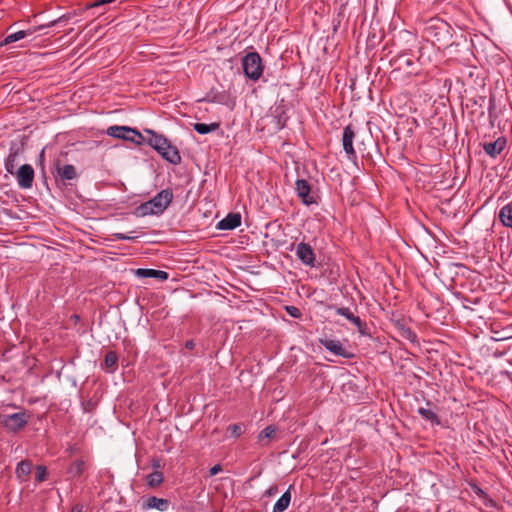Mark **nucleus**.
Here are the masks:
<instances>
[{
	"label": "nucleus",
	"instance_id": "nucleus-1",
	"mask_svg": "<svg viewBox=\"0 0 512 512\" xmlns=\"http://www.w3.org/2000/svg\"><path fill=\"white\" fill-rule=\"evenodd\" d=\"M149 134L148 143L153 147L164 159L172 164H179L181 162V156L176 147L172 146L169 141L155 133L152 130H145Z\"/></svg>",
	"mask_w": 512,
	"mask_h": 512
},
{
	"label": "nucleus",
	"instance_id": "nucleus-2",
	"mask_svg": "<svg viewBox=\"0 0 512 512\" xmlns=\"http://www.w3.org/2000/svg\"><path fill=\"white\" fill-rule=\"evenodd\" d=\"M173 194H156L152 199L140 204L133 214L137 217L162 214L172 202Z\"/></svg>",
	"mask_w": 512,
	"mask_h": 512
},
{
	"label": "nucleus",
	"instance_id": "nucleus-3",
	"mask_svg": "<svg viewBox=\"0 0 512 512\" xmlns=\"http://www.w3.org/2000/svg\"><path fill=\"white\" fill-rule=\"evenodd\" d=\"M70 18H71V14L68 13V14L62 15L61 17H59L56 20H53V21L49 22L48 24L40 25V26L35 27V28H29L27 30L17 31L15 33H11L8 36H6L0 42V47L8 45V44H11V43L16 42V41H19V40L25 38L26 36H30V35L34 34L37 31H40V30H42L44 28H47V27H52L56 23H58L60 21H63V20H69Z\"/></svg>",
	"mask_w": 512,
	"mask_h": 512
},
{
	"label": "nucleus",
	"instance_id": "nucleus-4",
	"mask_svg": "<svg viewBox=\"0 0 512 512\" xmlns=\"http://www.w3.org/2000/svg\"><path fill=\"white\" fill-rule=\"evenodd\" d=\"M243 70L245 75L252 79L258 80L263 72L262 60L258 53H248L243 58Z\"/></svg>",
	"mask_w": 512,
	"mask_h": 512
},
{
	"label": "nucleus",
	"instance_id": "nucleus-5",
	"mask_svg": "<svg viewBox=\"0 0 512 512\" xmlns=\"http://www.w3.org/2000/svg\"><path fill=\"white\" fill-rule=\"evenodd\" d=\"M107 134L109 136L127 140L133 143L140 144L143 140L142 135L135 129L126 126H110L107 129Z\"/></svg>",
	"mask_w": 512,
	"mask_h": 512
},
{
	"label": "nucleus",
	"instance_id": "nucleus-6",
	"mask_svg": "<svg viewBox=\"0 0 512 512\" xmlns=\"http://www.w3.org/2000/svg\"><path fill=\"white\" fill-rule=\"evenodd\" d=\"M28 423V416L26 412H17L7 415L4 419V426L7 430L16 432L21 430Z\"/></svg>",
	"mask_w": 512,
	"mask_h": 512
},
{
	"label": "nucleus",
	"instance_id": "nucleus-7",
	"mask_svg": "<svg viewBox=\"0 0 512 512\" xmlns=\"http://www.w3.org/2000/svg\"><path fill=\"white\" fill-rule=\"evenodd\" d=\"M16 178L21 188H31L34 179L33 168L28 164L20 166L16 172Z\"/></svg>",
	"mask_w": 512,
	"mask_h": 512
},
{
	"label": "nucleus",
	"instance_id": "nucleus-8",
	"mask_svg": "<svg viewBox=\"0 0 512 512\" xmlns=\"http://www.w3.org/2000/svg\"><path fill=\"white\" fill-rule=\"evenodd\" d=\"M320 343L326 350H328L329 352L333 353L336 356H341L344 358H351L353 356L347 349L343 347L342 343L339 340L321 339Z\"/></svg>",
	"mask_w": 512,
	"mask_h": 512
},
{
	"label": "nucleus",
	"instance_id": "nucleus-9",
	"mask_svg": "<svg viewBox=\"0 0 512 512\" xmlns=\"http://www.w3.org/2000/svg\"><path fill=\"white\" fill-rule=\"evenodd\" d=\"M296 255L299 260L306 266L313 267L315 262V254L309 244L299 243L296 247Z\"/></svg>",
	"mask_w": 512,
	"mask_h": 512
},
{
	"label": "nucleus",
	"instance_id": "nucleus-10",
	"mask_svg": "<svg viewBox=\"0 0 512 512\" xmlns=\"http://www.w3.org/2000/svg\"><path fill=\"white\" fill-rule=\"evenodd\" d=\"M507 140L504 137H499L493 142H486L483 144V149L487 155L496 158L506 148Z\"/></svg>",
	"mask_w": 512,
	"mask_h": 512
},
{
	"label": "nucleus",
	"instance_id": "nucleus-11",
	"mask_svg": "<svg viewBox=\"0 0 512 512\" xmlns=\"http://www.w3.org/2000/svg\"><path fill=\"white\" fill-rule=\"evenodd\" d=\"M240 224V213H229L225 218H223L217 223L216 228L218 230H233L240 226Z\"/></svg>",
	"mask_w": 512,
	"mask_h": 512
},
{
	"label": "nucleus",
	"instance_id": "nucleus-12",
	"mask_svg": "<svg viewBox=\"0 0 512 512\" xmlns=\"http://www.w3.org/2000/svg\"><path fill=\"white\" fill-rule=\"evenodd\" d=\"M355 137L354 130L351 125H348L344 131L342 136V144L344 151L347 153L349 158L355 155L354 147H353V139Z\"/></svg>",
	"mask_w": 512,
	"mask_h": 512
},
{
	"label": "nucleus",
	"instance_id": "nucleus-13",
	"mask_svg": "<svg viewBox=\"0 0 512 512\" xmlns=\"http://www.w3.org/2000/svg\"><path fill=\"white\" fill-rule=\"evenodd\" d=\"M335 312L336 314L345 317L348 321L357 327L361 334H364V323L358 316H355L348 307H336Z\"/></svg>",
	"mask_w": 512,
	"mask_h": 512
},
{
	"label": "nucleus",
	"instance_id": "nucleus-14",
	"mask_svg": "<svg viewBox=\"0 0 512 512\" xmlns=\"http://www.w3.org/2000/svg\"><path fill=\"white\" fill-rule=\"evenodd\" d=\"M169 504L167 499L150 496L144 501L143 509H156L163 512L169 508Z\"/></svg>",
	"mask_w": 512,
	"mask_h": 512
},
{
	"label": "nucleus",
	"instance_id": "nucleus-15",
	"mask_svg": "<svg viewBox=\"0 0 512 512\" xmlns=\"http://www.w3.org/2000/svg\"><path fill=\"white\" fill-rule=\"evenodd\" d=\"M136 275L143 278H155L161 281L168 279V273L163 270L139 268L136 270Z\"/></svg>",
	"mask_w": 512,
	"mask_h": 512
},
{
	"label": "nucleus",
	"instance_id": "nucleus-16",
	"mask_svg": "<svg viewBox=\"0 0 512 512\" xmlns=\"http://www.w3.org/2000/svg\"><path fill=\"white\" fill-rule=\"evenodd\" d=\"M32 471V462L30 460H22L19 462L16 466V476L17 478L23 482L27 481L29 478V475Z\"/></svg>",
	"mask_w": 512,
	"mask_h": 512
},
{
	"label": "nucleus",
	"instance_id": "nucleus-17",
	"mask_svg": "<svg viewBox=\"0 0 512 512\" xmlns=\"http://www.w3.org/2000/svg\"><path fill=\"white\" fill-rule=\"evenodd\" d=\"M291 486L288 488L287 491H285L282 496L276 501V503L273 506L272 512H284L291 502V493H290Z\"/></svg>",
	"mask_w": 512,
	"mask_h": 512
},
{
	"label": "nucleus",
	"instance_id": "nucleus-18",
	"mask_svg": "<svg viewBox=\"0 0 512 512\" xmlns=\"http://www.w3.org/2000/svg\"><path fill=\"white\" fill-rule=\"evenodd\" d=\"M57 173L59 177L63 180H72L77 176L76 169L71 164H65L63 166L58 165Z\"/></svg>",
	"mask_w": 512,
	"mask_h": 512
},
{
	"label": "nucleus",
	"instance_id": "nucleus-19",
	"mask_svg": "<svg viewBox=\"0 0 512 512\" xmlns=\"http://www.w3.org/2000/svg\"><path fill=\"white\" fill-rule=\"evenodd\" d=\"M85 469V462L83 460H75L69 466L67 473L72 479L79 478Z\"/></svg>",
	"mask_w": 512,
	"mask_h": 512
},
{
	"label": "nucleus",
	"instance_id": "nucleus-20",
	"mask_svg": "<svg viewBox=\"0 0 512 512\" xmlns=\"http://www.w3.org/2000/svg\"><path fill=\"white\" fill-rule=\"evenodd\" d=\"M19 156V148H11L10 153L5 161L6 170L13 174L17 164V158Z\"/></svg>",
	"mask_w": 512,
	"mask_h": 512
},
{
	"label": "nucleus",
	"instance_id": "nucleus-21",
	"mask_svg": "<svg viewBox=\"0 0 512 512\" xmlns=\"http://www.w3.org/2000/svg\"><path fill=\"white\" fill-rule=\"evenodd\" d=\"M147 485L151 488H155L160 486L163 481V473L160 471H153L152 473L148 474L146 477Z\"/></svg>",
	"mask_w": 512,
	"mask_h": 512
},
{
	"label": "nucleus",
	"instance_id": "nucleus-22",
	"mask_svg": "<svg viewBox=\"0 0 512 512\" xmlns=\"http://www.w3.org/2000/svg\"><path fill=\"white\" fill-rule=\"evenodd\" d=\"M499 220L503 226L512 228V210L504 205L499 211Z\"/></svg>",
	"mask_w": 512,
	"mask_h": 512
},
{
	"label": "nucleus",
	"instance_id": "nucleus-23",
	"mask_svg": "<svg viewBox=\"0 0 512 512\" xmlns=\"http://www.w3.org/2000/svg\"><path fill=\"white\" fill-rule=\"evenodd\" d=\"M417 413L425 420L431 422L432 424H439V420H438V416L436 415V413H434L432 410L430 409H427V408H424V407H419L417 409Z\"/></svg>",
	"mask_w": 512,
	"mask_h": 512
},
{
	"label": "nucleus",
	"instance_id": "nucleus-24",
	"mask_svg": "<svg viewBox=\"0 0 512 512\" xmlns=\"http://www.w3.org/2000/svg\"><path fill=\"white\" fill-rule=\"evenodd\" d=\"M219 126H220L219 123H216V122L211 123V124L195 123L194 129L199 134H207V133L217 130L219 128Z\"/></svg>",
	"mask_w": 512,
	"mask_h": 512
},
{
	"label": "nucleus",
	"instance_id": "nucleus-25",
	"mask_svg": "<svg viewBox=\"0 0 512 512\" xmlns=\"http://www.w3.org/2000/svg\"><path fill=\"white\" fill-rule=\"evenodd\" d=\"M118 362L117 354L114 351H109L106 353L104 358V365L110 371H114Z\"/></svg>",
	"mask_w": 512,
	"mask_h": 512
},
{
	"label": "nucleus",
	"instance_id": "nucleus-26",
	"mask_svg": "<svg viewBox=\"0 0 512 512\" xmlns=\"http://www.w3.org/2000/svg\"><path fill=\"white\" fill-rule=\"evenodd\" d=\"M301 202L306 206L317 205L319 202V194H297Z\"/></svg>",
	"mask_w": 512,
	"mask_h": 512
},
{
	"label": "nucleus",
	"instance_id": "nucleus-27",
	"mask_svg": "<svg viewBox=\"0 0 512 512\" xmlns=\"http://www.w3.org/2000/svg\"><path fill=\"white\" fill-rule=\"evenodd\" d=\"M48 477V471H47V468L46 466L44 465H38L36 467V475H35V479L38 483H41L43 481H45Z\"/></svg>",
	"mask_w": 512,
	"mask_h": 512
},
{
	"label": "nucleus",
	"instance_id": "nucleus-28",
	"mask_svg": "<svg viewBox=\"0 0 512 512\" xmlns=\"http://www.w3.org/2000/svg\"><path fill=\"white\" fill-rule=\"evenodd\" d=\"M275 433L276 429L272 426H268L260 432L258 436L259 441H264L265 439L269 440L274 437Z\"/></svg>",
	"mask_w": 512,
	"mask_h": 512
},
{
	"label": "nucleus",
	"instance_id": "nucleus-29",
	"mask_svg": "<svg viewBox=\"0 0 512 512\" xmlns=\"http://www.w3.org/2000/svg\"><path fill=\"white\" fill-rule=\"evenodd\" d=\"M296 189L297 192H310L311 186L309 183L304 179H299L296 181Z\"/></svg>",
	"mask_w": 512,
	"mask_h": 512
},
{
	"label": "nucleus",
	"instance_id": "nucleus-30",
	"mask_svg": "<svg viewBox=\"0 0 512 512\" xmlns=\"http://www.w3.org/2000/svg\"><path fill=\"white\" fill-rule=\"evenodd\" d=\"M286 312L293 318H300L301 311L295 306H286Z\"/></svg>",
	"mask_w": 512,
	"mask_h": 512
},
{
	"label": "nucleus",
	"instance_id": "nucleus-31",
	"mask_svg": "<svg viewBox=\"0 0 512 512\" xmlns=\"http://www.w3.org/2000/svg\"><path fill=\"white\" fill-rule=\"evenodd\" d=\"M228 431L235 438L239 437L242 433L241 426L239 424H233L228 427Z\"/></svg>",
	"mask_w": 512,
	"mask_h": 512
},
{
	"label": "nucleus",
	"instance_id": "nucleus-32",
	"mask_svg": "<svg viewBox=\"0 0 512 512\" xmlns=\"http://www.w3.org/2000/svg\"><path fill=\"white\" fill-rule=\"evenodd\" d=\"M113 236L117 240H127V241L134 240L136 238L135 236H131L129 234H124V233H115Z\"/></svg>",
	"mask_w": 512,
	"mask_h": 512
},
{
	"label": "nucleus",
	"instance_id": "nucleus-33",
	"mask_svg": "<svg viewBox=\"0 0 512 512\" xmlns=\"http://www.w3.org/2000/svg\"><path fill=\"white\" fill-rule=\"evenodd\" d=\"M221 471H222V466L220 464H216V465H214L213 467L210 468L209 475L210 476H215V475H217Z\"/></svg>",
	"mask_w": 512,
	"mask_h": 512
},
{
	"label": "nucleus",
	"instance_id": "nucleus-34",
	"mask_svg": "<svg viewBox=\"0 0 512 512\" xmlns=\"http://www.w3.org/2000/svg\"><path fill=\"white\" fill-rule=\"evenodd\" d=\"M278 492V487L276 485H273L271 486L267 491H266V495L267 496H274L275 494H277Z\"/></svg>",
	"mask_w": 512,
	"mask_h": 512
},
{
	"label": "nucleus",
	"instance_id": "nucleus-35",
	"mask_svg": "<svg viewBox=\"0 0 512 512\" xmlns=\"http://www.w3.org/2000/svg\"><path fill=\"white\" fill-rule=\"evenodd\" d=\"M152 467H153V469H155V471H158L161 468L160 460L159 459H153Z\"/></svg>",
	"mask_w": 512,
	"mask_h": 512
},
{
	"label": "nucleus",
	"instance_id": "nucleus-36",
	"mask_svg": "<svg viewBox=\"0 0 512 512\" xmlns=\"http://www.w3.org/2000/svg\"><path fill=\"white\" fill-rule=\"evenodd\" d=\"M405 334H406V337L410 340H414L416 338V335L414 334V332H412L410 329H407L405 331Z\"/></svg>",
	"mask_w": 512,
	"mask_h": 512
},
{
	"label": "nucleus",
	"instance_id": "nucleus-37",
	"mask_svg": "<svg viewBox=\"0 0 512 512\" xmlns=\"http://www.w3.org/2000/svg\"><path fill=\"white\" fill-rule=\"evenodd\" d=\"M70 512H83V507L80 504H76L72 507Z\"/></svg>",
	"mask_w": 512,
	"mask_h": 512
},
{
	"label": "nucleus",
	"instance_id": "nucleus-38",
	"mask_svg": "<svg viewBox=\"0 0 512 512\" xmlns=\"http://www.w3.org/2000/svg\"><path fill=\"white\" fill-rule=\"evenodd\" d=\"M185 347L189 350H192L195 347V343L193 340H188L185 343Z\"/></svg>",
	"mask_w": 512,
	"mask_h": 512
},
{
	"label": "nucleus",
	"instance_id": "nucleus-39",
	"mask_svg": "<svg viewBox=\"0 0 512 512\" xmlns=\"http://www.w3.org/2000/svg\"><path fill=\"white\" fill-rule=\"evenodd\" d=\"M88 407H92V402H91V400H90V401H88L86 404H84V410H85V411H90V408H88Z\"/></svg>",
	"mask_w": 512,
	"mask_h": 512
},
{
	"label": "nucleus",
	"instance_id": "nucleus-40",
	"mask_svg": "<svg viewBox=\"0 0 512 512\" xmlns=\"http://www.w3.org/2000/svg\"><path fill=\"white\" fill-rule=\"evenodd\" d=\"M400 60L405 63L407 66H410L412 65V61L410 59H404V58H400Z\"/></svg>",
	"mask_w": 512,
	"mask_h": 512
},
{
	"label": "nucleus",
	"instance_id": "nucleus-41",
	"mask_svg": "<svg viewBox=\"0 0 512 512\" xmlns=\"http://www.w3.org/2000/svg\"><path fill=\"white\" fill-rule=\"evenodd\" d=\"M442 28L445 30V33L448 35L449 32H448V29H447V26L445 24L442 25Z\"/></svg>",
	"mask_w": 512,
	"mask_h": 512
},
{
	"label": "nucleus",
	"instance_id": "nucleus-42",
	"mask_svg": "<svg viewBox=\"0 0 512 512\" xmlns=\"http://www.w3.org/2000/svg\"><path fill=\"white\" fill-rule=\"evenodd\" d=\"M505 206L510 208V210H512V201L510 203L506 204Z\"/></svg>",
	"mask_w": 512,
	"mask_h": 512
},
{
	"label": "nucleus",
	"instance_id": "nucleus-43",
	"mask_svg": "<svg viewBox=\"0 0 512 512\" xmlns=\"http://www.w3.org/2000/svg\"><path fill=\"white\" fill-rule=\"evenodd\" d=\"M477 493H478V494L483 493V490H482V489H480V488H478V489H477Z\"/></svg>",
	"mask_w": 512,
	"mask_h": 512
}]
</instances>
